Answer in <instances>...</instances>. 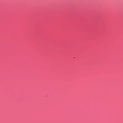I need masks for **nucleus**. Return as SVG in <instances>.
Masks as SVG:
<instances>
[{
    "label": "nucleus",
    "instance_id": "obj_1",
    "mask_svg": "<svg viewBox=\"0 0 123 123\" xmlns=\"http://www.w3.org/2000/svg\"><path fill=\"white\" fill-rule=\"evenodd\" d=\"M45 96L46 97H47V96H48V95H47V94H46V95H45Z\"/></svg>",
    "mask_w": 123,
    "mask_h": 123
}]
</instances>
